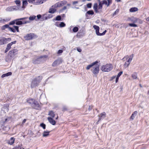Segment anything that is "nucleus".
Listing matches in <instances>:
<instances>
[{
  "label": "nucleus",
  "instance_id": "1",
  "mask_svg": "<svg viewBox=\"0 0 149 149\" xmlns=\"http://www.w3.org/2000/svg\"><path fill=\"white\" fill-rule=\"evenodd\" d=\"M98 63V62L97 61H95L93 62L87 66L86 68V69L88 70L92 67V69H91V71L94 74H97L99 72L100 67L99 65L97 64Z\"/></svg>",
  "mask_w": 149,
  "mask_h": 149
},
{
  "label": "nucleus",
  "instance_id": "2",
  "mask_svg": "<svg viewBox=\"0 0 149 149\" xmlns=\"http://www.w3.org/2000/svg\"><path fill=\"white\" fill-rule=\"evenodd\" d=\"M113 68L112 64H107L105 65H102L101 67V70L102 71L105 72H109L111 71Z\"/></svg>",
  "mask_w": 149,
  "mask_h": 149
},
{
  "label": "nucleus",
  "instance_id": "3",
  "mask_svg": "<svg viewBox=\"0 0 149 149\" xmlns=\"http://www.w3.org/2000/svg\"><path fill=\"white\" fill-rule=\"evenodd\" d=\"M42 77L41 76H39L38 77L34 79L32 81L31 87V88L34 87L37 85L38 84L40 80H41Z\"/></svg>",
  "mask_w": 149,
  "mask_h": 149
},
{
  "label": "nucleus",
  "instance_id": "4",
  "mask_svg": "<svg viewBox=\"0 0 149 149\" xmlns=\"http://www.w3.org/2000/svg\"><path fill=\"white\" fill-rule=\"evenodd\" d=\"M28 18V17H25L22 18H20L16 19V24L17 25H20L23 24H26L30 23L29 21H25L23 22L19 21L20 20H22L23 19H26Z\"/></svg>",
  "mask_w": 149,
  "mask_h": 149
},
{
  "label": "nucleus",
  "instance_id": "5",
  "mask_svg": "<svg viewBox=\"0 0 149 149\" xmlns=\"http://www.w3.org/2000/svg\"><path fill=\"white\" fill-rule=\"evenodd\" d=\"M93 27L95 30L96 34L97 36H102L104 35L107 32V31L105 30L102 33H100L99 32L100 28L98 26L95 25L93 26Z\"/></svg>",
  "mask_w": 149,
  "mask_h": 149
},
{
  "label": "nucleus",
  "instance_id": "6",
  "mask_svg": "<svg viewBox=\"0 0 149 149\" xmlns=\"http://www.w3.org/2000/svg\"><path fill=\"white\" fill-rule=\"evenodd\" d=\"M11 40V39L10 38H3L0 39V45H3L6 44L8 42L10 41Z\"/></svg>",
  "mask_w": 149,
  "mask_h": 149
},
{
  "label": "nucleus",
  "instance_id": "7",
  "mask_svg": "<svg viewBox=\"0 0 149 149\" xmlns=\"http://www.w3.org/2000/svg\"><path fill=\"white\" fill-rule=\"evenodd\" d=\"M67 3V1L65 0H63L61 1L58 2L54 5L53 6L55 7H60Z\"/></svg>",
  "mask_w": 149,
  "mask_h": 149
},
{
  "label": "nucleus",
  "instance_id": "8",
  "mask_svg": "<svg viewBox=\"0 0 149 149\" xmlns=\"http://www.w3.org/2000/svg\"><path fill=\"white\" fill-rule=\"evenodd\" d=\"M32 107L36 109H40L41 108V106L36 101H34L33 104H32Z\"/></svg>",
  "mask_w": 149,
  "mask_h": 149
},
{
  "label": "nucleus",
  "instance_id": "9",
  "mask_svg": "<svg viewBox=\"0 0 149 149\" xmlns=\"http://www.w3.org/2000/svg\"><path fill=\"white\" fill-rule=\"evenodd\" d=\"M16 41H15L13 42H11L8 44L6 48L5 51V53H6L9 50H10L11 48V46L13 44H15L16 43Z\"/></svg>",
  "mask_w": 149,
  "mask_h": 149
},
{
  "label": "nucleus",
  "instance_id": "10",
  "mask_svg": "<svg viewBox=\"0 0 149 149\" xmlns=\"http://www.w3.org/2000/svg\"><path fill=\"white\" fill-rule=\"evenodd\" d=\"M34 35L32 33H30L27 34L24 36V38L26 40H29L32 39L34 37Z\"/></svg>",
  "mask_w": 149,
  "mask_h": 149
},
{
  "label": "nucleus",
  "instance_id": "11",
  "mask_svg": "<svg viewBox=\"0 0 149 149\" xmlns=\"http://www.w3.org/2000/svg\"><path fill=\"white\" fill-rule=\"evenodd\" d=\"M62 62V60L61 58H58L52 64V66H56L59 65Z\"/></svg>",
  "mask_w": 149,
  "mask_h": 149
},
{
  "label": "nucleus",
  "instance_id": "12",
  "mask_svg": "<svg viewBox=\"0 0 149 149\" xmlns=\"http://www.w3.org/2000/svg\"><path fill=\"white\" fill-rule=\"evenodd\" d=\"M106 113L103 112L100 113L98 116L99 117V120L97 122V123L98 124L99 121L101 120L102 119H104L106 116Z\"/></svg>",
  "mask_w": 149,
  "mask_h": 149
},
{
  "label": "nucleus",
  "instance_id": "13",
  "mask_svg": "<svg viewBox=\"0 0 149 149\" xmlns=\"http://www.w3.org/2000/svg\"><path fill=\"white\" fill-rule=\"evenodd\" d=\"M14 29L13 28L10 27L9 28L8 30L13 32L15 33L17 31V32L19 31V27L17 26H14Z\"/></svg>",
  "mask_w": 149,
  "mask_h": 149
},
{
  "label": "nucleus",
  "instance_id": "14",
  "mask_svg": "<svg viewBox=\"0 0 149 149\" xmlns=\"http://www.w3.org/2000/svg\"><path fill=\"white\" fill-rule=\"evenodd\" d=\"M104 0L102 1V4H105L107 6V7L109 6V5L112 3V0Z\"/></svg>",
  "mask_w": 149,
  "mask_h": 149
},
{
  "label": "nucleus",
  "instance_id": "15",
  "mask_svg": "<svg viewBox=\"0 0 149 149\" xmlns=\"http://www.w3.org/2000/svg\"><path fill=\"white\" fill-rule=\"evenodd\" d=\"M53 17V15L52 14H49L47 15L46 14H45L43 15L42 17L41 18V19L42 20H46L48 19H49L52 18Z\"/></svg>",
  "mask_w": 149,
  "mask_h": 149
},
{
  "label": "nucleus",
  "instance_id": "16",
  "mask_svg": "<svg viewBox=\"0 0 149 149\" xmlns=\"http://www.w3.org/2000/svg\"><path fill=\"white\" fill-rule=\"evenodd\" d=\"M9 104H8L4 105L2 108L1 111L5 113L8 112L9 110Z\"/></svg>",
  "mask_w": 149,
  "mask_h": 149
},
{
  "label": "nucleus",
  "instance_id": "17",
  "mask_svg": "<svg viewBox=\"0 0 149 149\" xmlns=\"http://www.w3.org/2000/svg\"><path fill=\"white\" fill-rule=\"evenodd\" d=\"M54 5H53L51 8H50L48 11V12L50 13H54L56 11V9L55 8L58 7H55L53 6Z\"/></svg>",
  "mask_w": 149,
  "mask_h": 149
},
{
  "label": "nucleus",
  "instance_id": "18",
  "mask_svg": "<svg viewBox=\"0 0 149 149\" xmlns=\"http://www.w3.org/2000/svg\"><path fill=\"white\" fill-rule=\"evenodd\" d=\"M47 119L49 122L52 125H54L56 124V122L53 118L51 117H48Z\"/></svg>",
  "mask_w": 149,
  "mask_h": 149
},
{
  "label": "nucleus",
  "instance_id": "19",
  "mask_svg": "<svg viewBox=\"0 0 149 149\" xmlns=\"http://www.w3.org/2000/svg\"><path fill=\"white\" fill-rule=\"evenodd\" d=\"M47 57V56L46 55L42 56L38 58H37V61H45Z\"/></svg>",
  "mask_w": 149,
  "mask_h": 149
},
{
  "label": "nucleus",
  "instance_id": "20",
  "mask_svg": "<svg viewBox=\"0 0 149 149\" xmlns=\"http://www.w3.org/2000/svg\"><path fill=\"white\" fill-rule=\"evenodd\" d=\"M15 141V138L13 137H12L8 141V144L12 145L14 143Z\"/></svg>",
  "mask_w": 149,
  "mask_h": 149
},
{
  "label": "nucleus",
  "instance_id": "21",
  "mask_svg": "<svg viewBox=\"0 0 149 149\" xmlns=\"http://www.w3.org/2000/svg\"><path fill=\"white\" fill-rule=\"evenodd\" d=\"M137 113L138 112L137 111H135L133 112L130 117V120H133L134 118L135 117Z\"/></svg>",
  "mask_w": 149,
  "mask_h": 149
},
{
  "label": "nucleus",
  "instance_id": "22",
  "mask_svg": "<svg viewBox=\"0 0 149 149\" xmlns=\"http://www.w3.org/2000/svg\"><path fill=\"white\" fill-rule=\"evenodd\" d=\"M48 115L53 118L55 117V113L52 111H49Z\"/></svg>",
  "mask_w": 149,
  "mask_h": 149
},
{
  "label": "nucleus",
  "instance_id": "23",
  "mask_svg": "<svg viewBox=\"0 0 149 149\" xmlns=\"http://www.w3.org/2000/svg\"><path fill=\"white\" fill-rule=\"evenodd\" d=\"M128 19L130 21L134 23L136 22L138 20V19L133 17L129 18Z\"/></svg>",
  "mask_w": 149,
  "mask_h": 149
},
{
  "label": "nucleus",
  "instance_id": "24",
  "mask_svg": "<svg viewBox=\"0 0 149 149\" xmlns=\"http://www.w3.org/2000/svg\"><path fill=\"white\" fill-rule=\"evenodd\" d=\"M97 4V3H94L93 6V9L96 13H99V11L97 9L98 8Z\"/></svg>",
  "mask_w": 149,
  "mask_h": 149
},
{
  "label": "nucleus",
  "instance_id": "25",
  "mask_svg": "<svg viewBox=\"0 0 149 149\" xmlns=\"http://www.w3.org/2000/svg\"><path fill=\"white\" fill-rule=\"evenodd\" d=\"M50 132V131H44L43 134V136L44 137H47L49 135Z\"/></svg>",
  "mask_w": 149,
  "mask_h": 149
},
{
  "label": "nucleus",
  "instance_id": "26",
  "mask_svg": "<svg viewBox=\"0 0 149 149\" xmlns=\"http://www.w3.org/2000/svg\"><path fill=\"white\" fill-rule=\"evenodd\" d=\"M12 72H9L7 73L4 74H2L1 76V77L3 78L6 77H8L9 76L11 75L12 74Z\"/></svg>",
  "mask_w": 149,
  "mask_h": 149
},
{
  "label": "nucleus",
  "instance_id": "27",
  "mask_svg": "<svg viewBox=\"0 0 149 149\" xmlns=\"http://www.w3.org/2000/svg\"><path fill=\"white\" fill-rule=\"evenodd\" d=\"M138 10V8L136 7L132 8L130 9V11L131 12H134Z\"/></svg>",
  "mask_w": 149,
  "mask_h": 149
},
{
  "label": "nucleus",
  "instance_id": "28",
  "mask_svg": "<svg viewBox=\"0 0 149 149\" xmlns=\"http://www.w3.org/2000/svg\"><path fill=\"white\" fill-rule=\"evenodd\" d=\"M98 1L99 2V5L98 6V8L99 9H101L102 7V4L100 0H98Z\"/></svg>",
  "mask_w": 149,
  "mask_h": 149
},
{
  "label": "nucleus",
  "instance_id": "29",
  "mask_svg": "<svg viewBox=\"0 0 149 149\" xmlns=\"http://www.w3.org/2000/svg\"><path fill=\"white\" fill-rule=\"evenodd\" d=\"M130 62L129 61H127L126 62L124 65V67L125 68H126L130 64Z\"/></svg>",
  "mask_w": 149,
  "mask_h": 149
},
{
  "label": "nucleus",
  "instance_id": "30",
  "mask_svg": "<svg viewBox=\"0 0 149 149\" xmlns=\"http://www.w3.org/2000/svg\"><path fill=\"white\" fill-rule=\"evenodd\" d=\"M14 10V8H13L12 6L9 7L6 9V10L8 11H13Z\"/></svg>",
  "mask_w": 149,
  "mask_h": 149
},
{
  "label": "nucleus",
  "instance_id": "31",
  "mask_svg": "<svg viewBox=\"0 0 149 149\" xmlns=\"http://www.w3.org/2000/svg\"><path fill=\"white\" fill-rule=\"evenodd\" d=\"M36 18V16L35 15H33L30 16L29 18V20L28 21H29L30 22L31 21H33Z\"/></svg>",
  "mask_w": 149,
  "mask_h": 149
},
{
  "label": "nucleus",
  "instance_id": "32",
  "mask_svg": "<svg viewBox=\"0 0 149 149\" xmlns=\"http://www.w3.org/2000/svg\"><path fill=\"white\" fill-rule=\"evenodd\" d=\"M10 27L9 26V24H6L3 26L1 27V29L2 30H4L6 28H8L9 29V28Z\"/></svg>",
  "mask_w": 149,
  "mask_h": 149
},
{
  "label": "nucleus",
  "instance_id": "33",
  "mask_svg": "<svg viewBox=\"0 0 149 149\" xmlns=\"http://www.w3.org/2000/svg\"><path fill=\"white\" fill-rule=\"evenodd\" d=\"M10 17H8V18H6L4 19H2V23H4L6 22H8L10 21Z\"/></svg>",
  "mask_w": 149,
  "mask_h": 149
},
{
  "label": "nucleus",
  "instance_id": "34",
  "mask_svg": "<svg viewBox=\"0 0 149 149\" xmlns=\"http://www.w3.org/2000/svg\"><path fill=\"white\" fill-rule=\"evenodd\" d=\"M137 74L136 73H133L132 75V77L134 79H136L137 78Z\"/></svg>",
  "mask_w": 149,
  "mask_h": 149
},
{
  "label": "nucleus",
  "instance_id": "35",
  "mask_svg": "<svg viewBox=\"0 0 149 149\" xmlns=\"http://www.w3.org/2000/svg\"><path fill=\"white\" fill-rule=\"evenodd\" d=\"M94 12L92 10H90L88 11L86 14V15L87 14H88V15H93L94 14Z\"/></svg>",
  "mask_w": 149,
  "mask_h": 149
},
{
  "label": "nucleus",
  "instance_id": "36",
  "mask_svg": "<svg viewBox=\"0 0 149 149\" xmlns=\"http://www.w3.org/2000/svg\"><path fill=\"white\" fill-rule=\"evenodd\" d=\"M13 52V51L11 50L9 52L8 55L10 57H13L14 56V54Z\"/></svg>",
  "mask_w": 149,
  "mask_h": 149
},
{
  "label": "nucleus",
  "instance_id": "37",
  "mask_svg": "<svg viewBox=\"0 0 149 149\" xmlns=\"http://www.w3.org/2000/svg\"><path fill=\"white\" fill-rule=\"evenodd\" d=\"M34 101H34L33 99H29L27 100L28 102L30 104H33Z\"/></svg>",
  "mask_w": 149,
  "mask_h": 149
},
{
  "label": "nucleus",
  "instance_id": "38",
  "mask_svg": "<svg viewBox=\"0 0 149 149\" xmlns=\"http://www.w3.org/2000/svg\"><path fill=\"white\" fill-rule=\"evenodd\" d=\"M61 17L60 15H58L56 17L55 20L56 21L61 20Z\"/></svg>",
  "mask_w": 149,
  "mask_h": 149
},
{
  "label": "nucleus",
  "instance_id": "39",
  "mask_svg": "<svg viewBox=\"0 0 149 149\" xmlns=\"http://www.w3.org/2000/svg\"><path fill=\"white\" fill-rule=\"evenodd\" d=\"M59 25V26L60 27H64L65 26V24L63 22H61Z\"/></svg>",
  "mask_w": 149,
  "mask_h": 149
},
{
  "label": "nucleus",
  "instance_id": "40",
  "mask_svg": "<svg viewBox=\"0 0 149 149\" xmlns=\"http://www.w3.org/2000/svg\"><path fill=\"white\" fill-rule=\"evenodd\" d=\"M47 0H41V1L39 2H37V3L36 4H41L45 2Z\"/></svg>",
  "mask_w": 149,
  "mask_h": 149
},
{
  "label": "nucleus",
  "instance_id": "41",
  "mask_svg": "<svg viewBox=\"0 0 149 149\" xmlns=\"http://www.w3.org/2000/svg\"><path fill=\"white\" fill-rule=\"evenodd\" d=\"M78 28L77 27H75L73 29V31L74 32H76L78 31Z\"/></svg>",
  "mask_w": 149,
  "mask_h": 149
},
{
  "label": "nucleus",
  "instance_id": "42",
  "mask_svg": "<svg viewBox=\"0 0 149 149\" xmlns=\"http://www.w3.org/2000/svg\"><path fill=\"white\" fill-rule=\"evenodd\" d=\"M119 11V10L118 9H117L116 11L113 13V16L115 15H116L117 14Z\"/></svg>",
  "mask_w": 149,
  "mask_h": 149
},
{
  "label": "nucleus",
  "instance_id": "43",
  "mask_svg": "<svg viewBox=\"0 0 149 149\" xmlns=\"http://www.w3.org/2000/svg\"><path fill=\"white\" fill-rule=\"evenodd\" d=\"M133 56H134V54H132V55H131L130 56L128 60V61H129L130 62H131V61H132V60L133 59Z\"/></svg>",
  "mask_w": 149,
  "mask_h": 149
},
{
  "label": "nucleus",
  "instance_id": "44",
  "mask_svg": "<svg viewBox=\"0 0 149 149\" xmlns=\"http://www.w3.org/2000/svg\"><path fill=\"white\" fill-rule=\"evenodd\" d=\"M16 24V19L13 20L11 22H10L9 23V25H13L14 24Z\"/></svg>",
  "mask_w": 149,
  "mask_h": 149
},
{
  "label": "nucleus",
  "instance_id": "45",
  "mask_svg": "<svg viewBox=\"0 0 149 149\" xmlns=\"http://www.w3.org/2000/svg\"><path fill=\"white\" fill-rule=\"evenodd\" d=\"M40 126L42 127L44 129H45L46 127V125L43 123H42L40 124Z\"/></svg>",
  "mask_w": 149,
  "mask_h": 149
},
{
  "label": "nucleus",
  "instance_id": "46",
  "mask_svg": "<svg viewBox=\"0 0 149 149\" xmlns=\"http://www.w3.org/2000/svg\"><path fill=\"white\" fill-rule=\"evenodd\" d=\"M15 2L18 6H19L20 5V1L19 0H16L15 1Z\"/></svg>",
  "mask_w": 149,
  "mask_h": 149
},
{
  "label": "nucleus",
  "instance_id": "47",
  "mask_svg": "<svg viewBox=\"0 0 149 149\" xmlns=\"http://www.w3.org/2000/svg\"><path fill=\"white\" fill-rule=\"evenodd\" d=\"M22 147L20 145L18 146H16L13 148L12 149H21Z\"/></svg>",
  "mask_w": 149,
  "mask_h": 149
},
{
  "label": "nucleus",
  "instance_id": "48",
  "mask_svg": "<svg viewBox=\"0 0 149 149\" xmlns=\"http://www.w3.org/2000/svg\"><path fill=\"white\" fill-rule=\"evenodd\" d=\"M129 25L131 27H136L137 26V25L134 24L130 23L129 24Z\"/></svg>",
  "mask_w": 149,
  "mask_h": 149
},
{
  "label": "nucleus",
  "instance_id": "49",
  "mask_svg": "<svg viewBox=\"0 0 149 149\" xmlns=\"http://www.w3.org/2000/svg\"><path fill=\"white\" fill-rule=\"evenodd\" d=\"M10 118L9 117H8L7 118L5 119V120L4 122V123H5L8 122L10 120Z\"/></svg>",
  "mask_w": 149,
  "mask_h": 149
},
{
  "label": "nucleus",
  "instance_id": "50",
  "mask_svg": "<svg viewBox=\"0 0 149 149\" xmlns=\"http://www.w3.org/2000/svg\"><path fill=\"white\" fill-rule=\"evenodd\" d=\"M123 72L122 71L120 72L118 74L117 77H119L120 76L123 74Z\"/></svg>",
  "mask_w": 149,
  "mask_h": 149
},
{
  "label": "nucleus",
  "instance_id": "51",
  "mask_svg": "<svg viewBox=\"0 0 149 149\" xmlns=\"http://www.w3.org/2000/svg\"><path fill=\"white\" fill-rule=\"evenodd\" d=\"M92 4L91 3H88L87 5V7L88 8H91V7Z\"/></svg>",
  "mask_w": 149,
  "mask_h": 149
},
{
  "label": "nucleus",
  "instance_id": "52",
  "mask_svg": "<svg viewBox=\"0 0 149 149\" xmlns=\"http://www.w3.org/2000/svg\"><path fill=\"white\" fill-rule=\"evenodd\" d=\"M77 50L79 52H81L82 51L81 49L79 47H77Z\"/></svg>",
  "mask_w": 149,
  "mask_h": 149
},
{
  "label": "nucleus",
  "instance_id": "53",
  "mask_svg": "<svg viewBox=\"0 0 149 149\" xmlns=\"http://www.w3.org/2000/svg\"><path fill=\"white\" fill-rule=\"evenodd\" d=\"M63 52V51L62 50H58L57 54H60L62 53Z\"/></svg>",
  "mask_w": 149,
  "mask_h": 149
},
{
  "label": "nucleus",
  "instance_id": "54",
  "mask_svg": "<svg viewBox=\"0 0 149 149\" xmlns=\"http://www.w3.org/2000/svg\"><path fill=\"white\" fill-rule=\"evenodd\" d=\"M11 50L13 51V52L15 54V53H16L17 52V50L16 49H15L12 50Z\"/></svg>",
  "mask_w": 149,
  "mask_h": 149
},
{
  "label": "nucleus",
  "instance_id": "55",
  "mask_svg": "<svg viewBox=\"0 0 149 149\" xmlns=\"http://www.w3.org/2000/svg\"><path fill=\"white\" fill-rule=\"evenodd\" d=\"M26 119H24L23 120V121L22 122V125L24 124L25 123L26 121Z\"/></svg>",
  "mask_w": 149,
  "mask_h": 149
},
{
  "label": "nucleus",
  "instance_id": "56",
  "mask_svg": "<svg viewBox=\"0 0 149 149\" xmlns=\"http://www.w3.org/2000/svg\"><path fill=\"white\" fill-rule=\"evenodd\" d=\"M129 56H125L124 57V58H123V59H127V58H129Z\"/></svg>",
  "mask_w": 149,
  "mask_h": 149
},
{
  "label": "nucleus",
  "instance_id": "57",
  "mask_svg": "<svg viewBox=\"0 0 149 149\" xmlns=\"http://www.w3.org/2000/svg\"><path fill=\"white\" fill-rule=\"evenodd\" d=\"M37 17L38 19H39L41 17V15H37Z\"/></svg>",
  "mask_w": 149,
  "mask_h": 149
},
{
  "label": "nucleus",
  "instance_id": "58",
  "mask_svg": "<svg viewBox=\"0 0 149 149\" xmlns=\"http://www.w3.org/2000/svg\"><path fill=\"white\" fill-rule=\"evenodd\" d=\"M78 3V1H74L73 2L72 4L73 5H74L75 4L77 3Z\"/></svg>",
  "mask_w": 149,
  "mask_h": 149
},
{
  "label": "nucleus",
  "instance_id": "59",
  "mask_svg": "<svg viewBox=\"0 0 149 149\" xmlns=\"http://www.w3.org/2000/svg\"><path fill=\"white\" fill-rule=\"evenodd\" d=\"M92 109V106H89V108L88 109L89 110H91Z\"/></svg>",
  "mask_w": 149,
  "mask_h": 149
},
{
  "label": "nucleus",
  "instance_id": "60",
  "mask_svg": "<svg viewBox=\"0 0 149 149\" xmlns=\"http://www.w3.org/2000/svg\"><path fill=\"white\" fill-rule=\"evenodd\" d=\"M119 77H117L116 79V82H117L118 80Z\"/></svg>",
  "mask_w": 149,
  "mask_h": 149
},
{
  "label": "nucleus",
  "instance_id": "61",
  "mask_svg": "<svg viewBox=\"0 0 149 149\" xmlns=\"http://www.w3.org/2000/svg\"><path fill=\"white\" fill-rule=\"evenodd\" d=\"M67 8V7L66 6H64L63 8H62L63 10H65Z\"/></svg>",
  "mask_w": 149,
  "mask_h": 149
},
{
  "label": "nucleus",
  "instance_id": "62",
  "mask_svg": "<svg viewBox=\"0 0 149 149\" xmlns=\"http://www.w3.org/2000/svg\"><path fill=\"white\" fill-rule=\"evenodd\" d=\"M34 1V0H28V1L29 3H31L33 2Z\"/></svg>",
  "mask_w": 149,
  "mask_h": 149
},
{
  "label": "nucleus",
  "instance_id": "63",
  "mask_svg": "<svg viewBox=\"0 0 149 149\" xmlns=\"http://www.w3.org/2000/svg\"><path fill=\"white\" fill-rule=\"evenodd\" d=\"M146 20L147 21L149 22V17L146 18Z\"/></svg>",
  "mask_w": 149,
  "mask_h": 149
},
{
  "label": "nucleus",
  "instance_id": "64",
  "mask_svg": "<svg viewBox=\"0 0 149 149\" xmlns=\"http://www.w3.org/2000/svg\"><path fill=\"white\" fill-rule=\"evenodd\" d=\"M0 23H2V19L1 18H0Z\"/></svg>",
  "mask_w": 149,
  "mask_h": 149
}]
</instances>
